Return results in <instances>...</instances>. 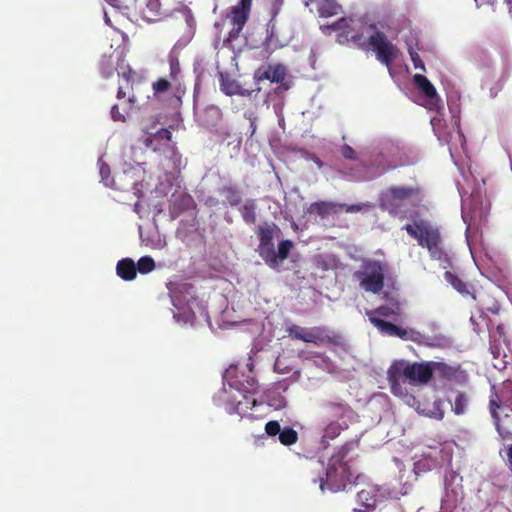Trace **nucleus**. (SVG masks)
<instances>
[{"instance_id": "nucleus-35", "label": "nucleus", "mask_w": 512, "mask_h": 512, "mask_svg": "<svg viewBox=\"0 0 512 512\" xmlns=\"http://www.w3.org/2000/svg\"><path fill=\"white\" fill-rule=\"evenodd\" d=\"M292 248V242L290 241H283L279 245V254L280 256H286L290 252Z\"/></svg>"}, {"instance_id": "nucleus-26", "label": "nucleus", "mask_w": 512, "mask_h": 512, "mask_svg": "<svg viewBox=\"0 0 512 512\" xmlns=\"http://www.w3.org/2000/svg\"><path fill=\"white\" fill-rule=\"evenodd\" d=\"M399 308L397 307L396 309L392 308V307H389V306H386V305H382V306H379L373 310H368L366 312V314L368 315L369 317V320L371 321V317H377L378 316H381V317H392V316H395L397 315V310Z\"/></svg>"}, {"instance_id": "nucleus-47", "label": "nucleus", "mask_w": 512, "mask_h": 512, "mask_svg": "<svg viewBox=\"0 0 512 512\" xmlns=\"http://www.w3.org/2000/svg\"><path fill=\"white\" fill-rule=\"evenodd\" d=\"M354 512H363V510L358 509V508H354Z\"/></svg>"}, {"instance_id": "nucleus-44", "label": "nucleus", "mask_w": 512, "mask_h": 512, "mask_svg": "<svg viewBox=\"0 0 512 512\" xmlns=\"http://www.w3.org/2000/svg\"><path fill=\"white\" fill-rule=\"evenodd\" d=\"M491 349H493V347H491ZM492 354L494 355V357H498L499 356V351H497V354L494 350H492Z\"/></svg>"}, {"instance_id": "nucleus-13", "label": "nucleus", "mask_w": 512, "mask_h": 512, "mask_svg": "<svg viewBox=\"0 0 512 512\" xmlns=\"http://www.w3.org/2000/svg\"><path fill=\"white\" fill-rule=\"evenodd\" d=\"M256 399L251 394L242 393V399L237 400L235 405L226 407L229 414H238L241 418L247 416V412L256 406Z\"/></svg>"}, {"instance_id": "nucleus-36", "label": "nucleus", "mask_w": 512, "mask_h": 512, "mask_svg": "<svg viewBox=\"0 0 512 512\" xmlns=\"http://www.w3.org/2000/svg\"><path fill=\"white\" fill-rule=\"evenodd\" d=\"M409 53H410V56H411V59H412V61L414 63L415 68H419L421 70H424V64L421 61V59L419 58V56L415 52H413L411 50H409Z\"/></svg>"}, {"instance_id": "nucleus-3", "label": "nucleus", "mask_w": 512, "mask_h": 512, "mask_svg": "<svg viewBox=\"0 0 512 512\" xmlns=\"http://www.w3.org/2000/svg\"><path fill=\"white\" fill-rule=\"evenodd\" d=\"M389 272L386 263L373 259H364L360 268L353 273V279L366 292L378 294L384 287V280Z\"/></svg>"}, {"instance_id": "nucleus-45", "label": "nucleus", "mask_w": 512, "mask_h": 512, "mask_svg": "<svg viewBox=\"0 0 512 512\" xmlns=\"http://www.w3.org/2000/svg\"><path fill=\"white\" fill-rule=\"evenodd\" d=\"M184 287L188 290V289H192V286L189 285V284H185Z\"/></svg>"}, {"instance_id": "nucleus-7", "label": "nucleus", "mask_w": 512, "mask_h": 512, "mask_svg": "<svg viewBox=\"0 0 512 512\" xmlns=\"http://www.w3.org/2000/svg\"><path fill=\"white\" fill-rule=\"evenodd\" d=\"M512 404V381L505 380L496 388L492 386L489 397V412L495 415V411L507 408Z\"/></svg>"}, {"instance_id": "nucleus-9", "label": "nucleus", "mask_w": 512, "mask_h": 512, "mask_svg": "<svg viewBox=\"0 0 512 512\" xmlns=\"http://www.w3.org/2000/svg\"><path fill=\"white\" fill-rule=\"evenodd\" d=\"M309 341L317 346L320 345H332L342 346L343 338L339 334L330 333V331L323 326H314L309 328Z\"/></svg>"}, {"instance_id": "nucleus-30", "label": "nucleus", "mask_w": 512, "mask_h": 512, "mask_svg": "<svg viewBox=\"0 0 512 512\" xmlns=\"http://www.w3.org/2000/svg\"><path fill=\"white\" fill-rule=\"evenodd\" d=\"M212 262H209V265L212 267L211 271L207 274L208 277L214 278L217 277L218 274H223L226 272L227 268L220 262V258L214 257L209 258Z\"/></svg>"}, {"instance_id": "nucleus-40", "label": "nucleus", "mask_w": 512, "mask_h": 512, "mask_svg": "<svg viewBox=\"0 0 512 512\" xmlns=\"http://www.w3.org/2000/svg\"><path fill=\"white\" fill-rule=\"evenodd\" d=\"M117 109H118V108H117L116 106H114V107L112 108V117H113V119H114V120H116V121L124 120V116H122V115H116V111H117Z\"/></svg>"}, {"instance_id": "nucleus-10", "label": "nucleus", "mask_w": 512, "mask_h": 512, "mask_svg": "<svg viewBox=\"0 0 512 512\" xmlns=\"http://www.w3.org/2000/svg\"><path fill=\"white\" fill-rule=\"evenodd\" d=\"M322 411L326 420L338 421L352 412V408L343 400H330L323 404Z\"/></svg>"}, {"instance_id": "nucleus-32", "label": "nucleus", "mask_w": 512, "mask_h": 512, "mask_svg": "<svg viewBox=\"0 0 512 512\" xmlns=\"http://www.w3.org/2000/svg\"><path fill=\"white\" fill-rule=\"evenodd\" d=\"M280 431H281V426H280L279 422L276 420H271V421L267 422L265 425V433L268 436L273 437V436L279 435Z\"/></svg>"}, {"instance_id": "nucleus-31", "label": "nucleus", "mask_w": 512, "mask_h": 512, "mask_svg": "<svg viewBox=\"0 0 512 512\" xmlns=\"http://www.w3.org/2000/svg\"><path fill=\"white\" fill-rule=\"evenodd\" d=\"M136 267L141 274L149 273L155 268L154 258H139Z\"/></svg>"}, {"instance_id": "nucleus-46", "label": "nucleus", "mask_w": 512, "mask_h": 512, "mask_svg": "<svg viewBox=\"0 0 512 512\" xmlns=\"http://www.w3.org/2000/svg\"><path fill=\"white\" fill-rule=\"evenodd\" d=\"M472 260H473V263L477 266L478 263L476 262V258L475 257H472Z\"/></svg>"}, {"instance_id": "nucleus-42", "label": "nucleus", "mask_w": 512, "mask_h": 512, "mask_svg": "<svg viewBox=\"0 0 512 512\" xmlns=\"http://www.w3.org/2000/svg\"><path fill=\"white\" fill-rule=\"evenodd\" d=\"M405 396L409 398V399L407 400V403H408V404L413 405V404H414V402H416V399H415V397H414V396H412V395H409V396H408L407 394H406Z\"/></svg>"}, {"instance_id": "nucleus-2", "label": "nucleus", "mask_w": 512, "mask_h": 512, "mask_svg": "<svg viewBox=\"0 0 512 512\" xmlns=\"http://www.w3.org/2000/svg\"><path fill=\"white\" fill-rule=\"evenodd\" d=\"M431 361L429 362H394L388 369V381L391 392L396 396H403V388L400 379L408 381L412 385H426L433 378Z\"/></svg>"}, {"instance_id": "nucleus-1", "label": "nucleus", "mask_w": 512, "mask_h": 512, "mask_svg": "<svg viewBox=\"0 0 512 512\" xmlns=\"http://www.w3.org/2000/svg\"><path fill=\"white\" fill-rule=\"evenodd\" d=\"M348 449L341 447L329 459L325 477H319L320 489L326 488L338 492L347 489L350 485H356L361 475L351 459L347 458Z\"/></svg>"}, {"instance_id": "nucleus-37", "label": "nucleus", "mask_w": 512, "mask_h": 512, "mask_svg": "<svg viewBox=\"0 0 512 512\" xmlns=\"http://www.w3.org/2000/svg\"><path fill=\"white\" fill-rule=\"evenodd\" d=\"M507 465L510 471H512V445H508L506 448Z\"/></svg>"}, {"instance_id": "nucleus-28", "label": "nucleus", "mask_w": 512, "mask_h": 512, "mask_svg": "<svg viewBox=\"0 0 512 512\" xmlns=\"http://www.w3.org/2000/svg\"><path fill=\"white\" fill-rule=\"evenodd\" d=\"M222 90L227 95L244 94V90L235 80L222 79Z\"/></svg>"}, {"instance_id": "nucleus-18", "label": "nucleus", "mask_w": 512, "mask_h": 512, "mask_svg": "<svg viewBox=\"0 0 512 512\" xmlns=\"http://www.w3.org/2000/svg\"><path fill=\"white\" fill-rule=\"evenodd\" d=\"M396 337L406 341L410 340L420 345H430L429 337L412 328L405 329L398 326Z\"/></svg>"}, {"instance_id": "nucleus-43", "label": "nucleus", "mask_w": 512, "mask_h": 512, "mask_svg": "<svg viewBox=\"0 0 512 512\" xmlns=\"http://www.w3.org/2000/svg\"><path fill=\"white\" fill-rule=\"evenodd\" d=\"M359 27V23L358 22H353L352 23V28L355 29V28H358Z\"/></svg>"}, {"instance_id": "nucleus-24", "label": "nucleus", "mask_w": 512, "mask_h": 512, "mask_svg": "<svg viewBox=\"0 0 512 512\" xmlns=\"http://www.w3.org/2000/svg\"><path fill=\"white\" fill-rule=\"evenodd\" d=\"M279 441L284 446H290L298 441V433L293 428L287 427L281 429L279 434Z\"/></svg>"}, {"instance_id": "nucleus-11", "label": "nucleus", "mask_w": 512, "mask_h": 512, "mask_svg": "<svg viewBox=\"0 0 512 512\" xmlns=\"http://www.w3.org/2000/svg\"><path fill=\"white\" fill-rule=\"evenodd\" d=\"M413 81L418 90L425 97V104L429 107L436 106L439 97L433 84L425 76L421 74H415L413 77Z\"/></svg>"}, {"instance_id": "nucleus-5", "label": "nucleus", "mask_w": 512, "mask_h": 512, "mask_svg": "<svg viewBox=\"0 0 512 512\" xmlns=\"http://www.w3.org/2000/svg\"><path fill=\"white\" fill-rule=\"evenodd\" d=\"M351 38L357 41L363 40V45L368 40L367 44L378 52V58L382 62L388 63L397 54L395 47L387 43L385 38L380 33H376L371 26L366 27L361 35H352Z\"/></svg>"}, {"instance_id": "nucleus-38", "label": "nucleus", "mask_w": 512, "mask_h": 512, "mask_svg": "<svg viewBox=\"0 0 512 512\" xmlns=\"http://www.w3.org/2000/svg\"><path fill=\"white\" fill-rule=\"evenodd\" d=\"M251 5V0H241V3L238 7L249 11Z\"/></svg>"}, {"instance_id": "nucleus-17", "label": "nucleus", "mask_w": 512, "mask_h": 512, "mask_svg": "<svg viewBox=\"0 0 512 512\" xmlns=\"http://www.w3.org/2000/svg\"><path fill=\"white\" fill-rule=\"evenodd\" d=\"M431 366H433V374L436 373L438 377L448 381L456 379L459 374V367L444 362L431 361Z\"/></svg>"}, {"instance_id": "nucleus-4", "label": "nucleus", "mask_w": 512, "mask_h": 512, "mask_svg": "<svg viewBox=\"0 0 512 512\" xmlns=\"http://www.w3.org/2000/svg\"><path fill=\"white\" fill-rule=\"evenodd\" d=\"M248 374L240 371L238 366L231 365L226 369L223 379L231 388L236 389L240 393L254 395L258 392V382L255 378L252 364L246 365Z\"/></svg>"}, {"instance_id": "nucleus-34", "label": "nucleus", "mask_w": 512, "mask_h": 512, "mask_svg": "<svg viewBox=\"0 0 512 512\" xmlns=\"http://www.w3.org/2000/svg\"><path fill=\"white\" fill-rule=\"evenodd\" d=\"M168 88H169V82L163 78L158 79L153 84V89H154L155 93H162V92L166 91Z\"/></svg>"}, {"instance_id": "nucleus-25", "label": "nucleus", "mask_w": 512, "mask_h": 512, "mask_svg": "<svg viewBox=\"0 0 512 512\" xmlns=\"http://www.w3.org/2000/svg\"><path fill=\"white\" fill-rule=\"evenodd\" d=\"M286 262L295 266V258H265V263L278 272L289 269L288 266H285Z\"/></svg>"}, {"instance_id": "nucleus-6", "label": "nucleus", "mask_w": 512, "mask_h": 512, "mask_svg": "<svg viewBox=\"0 0 512 512\" xmlns=\"http://www.w3.org/2000/svg\"><path fill=\"white\" fill-rule=\"evenodd\" d=\"M406 230L418 240L420 245L427 246L429 249L439 242L438 230L425 221L407 225Z\"/></svg>"}, {"instance_id": "nucleus-33", "label": "nucleus", "mask_w": 512, "mask_h": 512, "mask_svg": "<svg viewBox=\"0 0 512 512\" xmlns=\"http://www.w3.org/2000/svg\"><path fill=\"white\" fill-rule=\"evenodd\" d=\"M118 74L121 75L127 82L131 80V69L127 64L122 62L118 68Z\"/></svg>"}, {"instance_id": "nucleus-15", "label": "nucleus", "mask_w": 512, "mask_h": 512, "mask_svg": "<svg viewBox=\"0 0 512 512\" xmlns=\"http://www.w3.org/2000/svg\"><path fill=\"white\" fill-rule=\"evenodd\" d=\"M116 272L123 280L131 281L137 275V267L132 258H122L116 265Z\"/></svg>"}, {"instance_id": "nucleus-8", "label": "nucleus", "mask_w": 512, "mask_h": 512, "mask_svg": "<svg viewBox=\"0 0 512 512\" xmlns=\"http://www.w3.org/2000/svg\"><path fill=\"white\" fill-rule=\"evenodd\" d=\"M497 433L502 440H512V404L491 414Z\"/></svg>"}, {"instance_id": "nucleus-14", "label": "nucleus", "mask_w": 512, "mask_h": 512, "mask_svg": "<svg viewBox=\"0 0 512 512\" xmlns=\"http://www.w3.org/2000/svg\"><path fill=\"white\" fill-rule=\"evenodd\" d=\"M444 278L462 296H472L475 298L470 291L469 284L462 280L453 266H451V270H447L444 273Z\"/></svg>"}, {"instance_id": "nucleus-12", "label": "nucleus", "mask_w": 512, "mask_h": 512, "mask_svg": "<svg viewBox=\"0 0 512 512\" xmlns=\"http://www.w3.org/2000/svg\"><path fill=\"white\" fill-rule=\"evenodd\" d=\"M447 401L451 405V411L461 416L468 412L470 406V395L467 392L460 390H453L448 396Z\"/></svg>"}, {"instance_id": "nucleus-19", "label": "nucleus", "mask_w": 512, "mask_h": 512, "mask_svg": "<svg viewBox=\"0 0 512 512\" xmlns=\"http://www.w3.org/2000/svg\"><path fill=\"white\" fill-rule=\"evenodd\" d=\"M328 421V424L325 426L323 430V435L321 439V443L323 444L324 447H327L329 441L337 438L340 435L341 431L343 430V427L340 425L338 421Z\"/></svg>"}, {"instance_id": "nucleus-23", "label": "nucleus", "mask_w": 512, "mask_h": 512, "mask_svg": "<svg viewBox=\"0 0 512 512\" xmlns=\"http://www.w3.org/2000/svg\"><path fill=\"white\" fill-rule=\"evenodd\" d=\"M358 502L367 509L375 508V495L371 489H363L357 493Z\"/></svg>"}, {"instance_id": "nucleus-41", "label": "nucleus", "mask_w": 512, "mask_h": 512, "mask_svg": "<svg viewBox=\"0 0 512 512\" xmlns=\"http://www.w3.org/2000/svg\"><path fill=\"white\" fill-rule=\"evenodd\" d=\"M148 7H150L153 11L157 12L159 9V3L157 0H153L149 3Z\"/></svg>"}, {"instance_id": "nucleus-21", "label": "nucleus", "mask_w": 512, "mask_h": 512, "mask_svg": "<svg viewBox=\"0 0 512 512\" xmlns=\"http://www.w3.org/2000/svg\"><path fill=\"white\" fill-rule=\"evenodd\" d=\"M318 5L321 16L336 15L341 10V7L334 0H319Z\"/></svg>"}, {"instance_id": "nucleus-22", "label": "nucleus", "mask_w": 512, "mask_h": 512, "mask_svg": "<svg viewBox=\"0 0 512 512\" xmlns=\"http://www.w3.org/2000/svg\"><path fill=\"white\" fill-rule=\"evenodd\" d=\"M286 331L292 339L301 340L306 343L309 341V328L293 324L289 326Z\"/></svg>"}, {"instance_id": "nucleus-16", "label": "nucleus", "mask_w": 512, "mask_h": 512, "mask_svg": "<svg viewBox=\"0 0 512 512\" xmlns=\"http://www.w3.org/2000/svg\"><path fill=\"white\" fill-rule=\"evenodd\" d=\"M285 75L284 67L280 65L268 66L264 69H259L255 77L257 80H270L271 82H280L283 80Z\"/></svg>"}, {"instance_id": "nucleus-27", "label": "nucleus", "mask_w": 512, "mask_h": 512, "mask_svg": "<svg viewBox=\"0 0 512 512\" xmlns=\"http://www.w3.org/2000/svg\"><path fill=\"white\" fill-rule=\"evenodd\" d=\"M423 413L430 418L442 420L445 415V412L443 410V401L440 399L435 400L432 404V408L429 409L427 412L423 411Z\"/></svg>"}, {"instance_id": "nucleus-29", "label": "nucleus", "mask_w": 512, "mask_h": 512, "mask_svg": "<svg viewBox=\"0 0 512 512\" xmlns=\"http://www.w3.org/2000/svg\"><path fill=\"white\" fill-rule=\"evenodd\" d=\"M249 11L242 9L240 7H236L231 14V21L237 25L238 30L242 28L244 23L247 20Z\"/></svg>"}, {"instance_id": "nucleus-39", "label": "nucleus", "mask_w": 512, "mask_h": 512, "mask_svg": "<svg viewBox=\"0 0 512 512\" xmlns=\"http://www.w3.org/2000/svg\"><path fill=\"white\" fill-rule=\"evenodd\" d=\"M349 26V23L347 20L345 19H341V21H339L336 26H335V29H343V28H346Z\"/></svg>"}, {"instance_id": "nucleus-20", "label": "nucleus", "mask_w": 512, "mask_h": 512, "mask_svg": "<svg viewBox=\"0 0 512 512\" xmlns=\"http://www.w3.org/2000/svg\"><path fill=\"white\" fill-rule=\"evenodd\" d=\"M371 323L383 334L396 336L398 326L381 319L380 317H371Z\"/></svg>"}]
</instances>
